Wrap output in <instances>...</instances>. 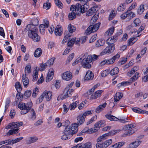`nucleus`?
<instances>
[{
  "label": "nucleus",
  "mask_w": 148,
  "mask_h": 148,
  "mask_svg": "<svg viewBox=\"0 0 148 148\" xmlns=\"http://www.w3.org/2000/svg\"><path fill=\"white\" fill-rule=\"evenodd\" d=\"M115 27H112L109 28L107 31L106 32V34L108 36L111 35L113 33Z\"/></svg>",
  "instance_id": "a19ab883"
},
{
  "label": "nucleus",
  "mask_w": 148,
  "mask_h": 148,
  "mask_svg": "<svg viewBox=\"0 0 148 148\" xmlns=\"http://www.w3.org/2000/svg\"><path fill=\"white\" fill-rule=\"evenodd\" d=\"M84 148H92V143L90 142H87L84 144Z\"/></svg>",
  "instance_id": "69168bd1"
},
{
  "label": "nucleus",
  "mask_w": 148,
  "mask_h": 148,
  "mask_svg": "<svg viewBox=\"0 0 148 148\" xmlns=\"http://www.w3.org/2000/svg\"><path fill=\"white\" fill-rule=\"evenodd\" d=\"M137 131V130L136 129H133L127 132H126L124 134L126 136H130L133 134L134 132Z\"/></svg>",
  "instance_id": "79ce46f5"
},
{
  "label": "nucleus",
  "mask_w": 148,
  "mask_h": 148,
  "mask_svg": "<svg viewBox=\"0 0 148 148\" xmlns=\"http://www.w3.org/2000/svg\"><path fill=\"white\" fill-rule=\"evenodd\" d=\"M123 94L121 92H119L116 93L114 99V104H116L117 103V102L119 101L120 99L123 97Z\"/></svg>",
  "instance_id": "f3484780"
},
{
  "label": "nucleus",
  "mask_w": 148,
  "mask_h": 148,
  "mask_svg": "<svg viewBox=\"0 0 148 148\" xmlns=\"http://www.w3.org/2000/svg\"><path fill=\"white\" fill-rule=\"evenodd\" d=\"M118 39L117 35H114L109 38L107 40L106 43L108 45H114V43Z\"/></svg>",
  "instance_id": "4468645a"
},
{
  "label": "nucleus",
  "mask_w": 148,
  "mask_h": 148,
  "mask_svg": "<svg viewBox=\"0 0 148 148\" xmlns=\"http://www.w3.org/2000/svg\"><path fill=\"white\" fill-rule=\"evenodd\" d=\"M75 40V38H72L71 40H69L67 43L68 47H71L73 46Z\"/></svg>",
  "instance_id": "49530a36"
},
{
  "label": "nucleus",
  "mask_w": 148,
  "mask_h": 148,
  "mask_svg": "<svg viewBox=\"0 0 148 148\" xmlns=\"http://www.w3.org/2000/svg\"><path fill=\"white\" fill-rule=\"evenodd\" d=\"M74 90L72 89H68L67 87H66L64 91V96L65 99L67 97H70L73 93Z\"/></svg>",
  "instance_id": "f8f14e48"
},
{
  "label": "nucleus",
  "mask_w": 148,
  "mask_h": 148,
  "mask_svg": "<svg viewBox=\"0 0 148 148\" xmlns=\"http://www.w3.org/2000/svg\"><path fill=\"white\" fill-rule=\"evenodd\" d=\"M45 95L44 94H42L39 98L37 99L36 101L37 103H40L42 101Z\"/></svg>",
  "instance_id": "4d7b16f0"
},
{
  "label": "nucleus",
  "mask_w": 148,
  "mask_h": 148,
  "mask_svg": "<svg viewBox=\"0 0 148 148\" xmlns=\"http://www.w3.org/2000/svg\"><path fill=\"white\" fill-rule=\"evenodd\" d=\"M76 28L74 26L72 25L71 24H69L68 27V29L70 34L74 32L76 30Z\"/></svg>",
  "instance_id": "c9c22d12"
},
{
  "label": "nucleus",
  "mask_w": 148,
  "mask_h": 148,
  "mask_svg": "<svg viewBox=\"0 0 148 148\" xmlns=\"http://www.w3.org/2000/svg\"><path fill=\"white\" fill-rule=\"evenodd\" d=\"M82 131L83 133L91 134L92 133L93 130L92 129H89L88 127H86L83 129Z\"/></svg>",
  "instance_id": "8fccbe9b"
},
{
  "label": "nucleus",
  "mask_w": 148,
  "mask_h": 148,
  "mask_svg": "<svg viewBox=\"0 0 148 148\" xmlns=\"http://www.w3.org/2000/svg\"><path fill=\"white\" fill-rule=\"evenodd\" d=\"M54 32L56 35L61 36L62 33V28L59 26L57 25L55 29Z\"/></svg>",
  "instance_id": "5701e85b"
},
{
  "label": "nucleus",
  "mask_w": 148,
  "mask_h": 148,
  "mask_svg": "<svg viewBox=\"0 0 148 148\" xmlns=\"http://www.w3.org/2000/svg\"><path fill=\"white\" fill-rule=\"evenodd\" d=\"M106 103H105L103 104L100 105L97 107L95 110L96 112L98 113L101 112L106 107Z\"/></svg>",
  "instance_id": "393cba45"
},
{
  "label": "nucleus",
  "mask_w": 148,
  "mask_h": 148,
  "mask_svg": "<svg viewBox=\"0 0 148 148\" xmlns=\"http://www.w3.org/2000/svg\"><path fill=\"white\" fill-rule=\"evenodd\" d=\"M105 116L107 119L111 121H118V118L110 114H107Z\"/></svg>",
  "instance_id": "bb28decb"
},
{
  "label": "nucleus",
  "mask_w": 148,
  "mask_h": 148,
  "mask_svg": "<svg viewBox=\"0 0 148 148\" xmlns=\"http://www.w3.org/2000/svg\"><path fill=\"white\" fill-rule=\"evenodd\" d=\"M115 16V14L114 13V11H112L109 16L108 18L109 20L110 21L112 20Z\"/></svg>",
  "instance_id": "052dcab7"
},
{
  "label": "nucleus",
  "mask_w": 148,
  "mask_h": 148,
  "mask_svg": "<svg viewBox=\"0 0 148 148\" xmlns=\"http://www.w3.org/2000/svg\"><path fill=\"white\" fill-rule=\"evenodd\" d=\"M110 73V70L107 69L101 73V75L102 77H105Z\"/></svg>",
  "instance_id": "864d4df0"
},
{
  "label": "nucleus",
  "mask_w": 148,
  "mask_h": 148,
  "mask_svg": "<svg viewBox=\"0 0 148 148\" xmlns=\"http://www.w3.org/2000/svg\"><path fill=\"white\" fill-rule=\"evenodd\" d=\"M22 82L24 87L27 88L29 84V81L28 78L26 77V74H23L22 76Z\"/></svg>",
  "instance_id": "a211bd4d"
},
{
  "label": "nucleus",
  "mask_w": 148,
  "mask_h": 148,
  "mask_svg": "<svg viewBox=\"0 0 148 148\" xmlns=\"http://www.w3.org/2000/svg\"><path fill=\"white\" fill-rule=\"evenodd\" d=\"M42 94H44V97H45L47 100L49 101L52 98V93L50 91H45Z\"/></svg>",
  "instance_id": "4be33fe9"
},
{
  "label": "nucleus",
  "mask_w": 148,
  "mask_h": 148,
  "mask_svg": "<svg viewBox=\"0 0 148 148\" xmlns=\"http://www.w3.org/2000/svg\"><path fill=\"white\" fill-rule=\"evenodd\" d=\"M139 68L138 66L134 67L132 69L127 73V75L129 77H130L131 76L134 74L135 72Z\"/></svg>",
  "instance_id": "cd10ccee"
},
{
  "label": "nucleus",
  "mask_w": 148,
  "mask_h": 148,
  "mask_svg": "<svg viewBox=\"0 0 148 148\" xmlns=\"http://www.w3.org/2000/svg\"><path fill=\"white\" fill-rule=\"evenodd\" d=\"M127 15V18L130 19L134 17L135 16V14L133 12L130 11V10H128L126 12Z\"/></svg>",
  "instance_id": "f704fd0d"
},
{
  "label": "nucleus",
  "mask_w": 148,
  "mask_h": 148,
  "mask_svg": "<svg viewBox=\"0 0 148 148\" xmlns=\"http://www.w3.org/2000/svg\"><path fill=\"white\" fill-rule=\"evenodd\" d=\"M107 138L108 136H107V134L105 133L99 137L97 138L96 141L98 143L101 142L107 139Z\"/></svg>",
  "instance_id": "a878e982"
},
{
  "label": "nucleus",
  "mask_w": 148,
  "mask_h": 148,
  "mask_svg": "<svg viewBox=\"0 0 148 148\" xmlns=\"http://www.w3.org/2000/svg\"><path fill=\"white\" fill-rule=\"evenodd\" d=\"M120 131V130H111L108 133H106V134H107V136L108 137L109 136H113L117 133L119 132Z\"/></svg>",
  "instance_id": "72a5a7b5"
},
{
  "label": "nucleus",
  "mask_w": 148,
  "mask_h": 148,
  "mask_svg": "<svg viewBox=\"0 0 148 148\" xmlns=\"http://www.w3.org/2000/svg\"><path fill=\"white\" fill-rule=\"evenodd\" d=\"M140 20L138 18H136L134 21V23L135 25V26H140Z\"/></svg>",
  "instance_id": "13d9d810"
},
{
  "label": "nucleus",
  "mask_w": 148,
  "mask_h": 148,
  "mask_svg": "<svg viewBox=\"0 0 148 148\" xmlns=\"http://www.w3.org/2000/svg\"><path fill=\"white\" fill-rule=\"evenodd\" d=\"M119 69L117 67H115L112 69L110 71V73L111 75H113L118 73L119 72Z\"/></svg>",
  "instance_id": "2f4dec72"
},
{
  "label": "nucleus",
  "mask_w": 148,
  "mask_h": 148,
  "mask_svg": "<svg viewBox=\"0 0 148 148\" xmlns=\"http://www.w3.org/2000/svg\"><path fill=\"white\" fill-rule=\"evenodd\" d=\"M79 125L76 123H75L72 124L71 126L67 125L66 127V128H68L69 131L70 132H71V134L72 135L73 134L76 133L78 131V126Z\"/></svg>",
  "instance_id": "6e6552de"
},
{
  "label": "nucleus",
  "mask_w": 148,
  "mask_h": 148,
  "mask_svg": "<svg viewBox=\"0 0 148 148\" xmlns=\"http://www.w3.org/2000/svg\"><path fill=\"white\" fill-rule=\"evenodd\" d=\"M23 125V123L22 122H13L9 124L8 125L6 126L5 128L7 129L18 128V131H19V127L22 126Z\"/></svg>",
  "instance_id": "39448f33"
},
{
  "label": "nucleus",
  "mask_w": 148,
  "mask_h": 148,
  "mask_svg": "<svg viewBox=\"0 0 148 148\" xmlns=\"http://www.w3.org/2000/svg\"><path fill=\"white\" fill-rule=\"evenodd\" d=\"M55 3L56 5L60 8L61 9L62 8V4L61 2L59 0H55Z\"/></svg>",
  "instance_id": "bf43d9fd"
},
{
  "label": "nucleus",
  "mask_w": 148,
  "mask_h": 148,
  "mask_svg": "<svg viewBox=\"0 0 148 148\" xmlns=\"http://www.w3.org/2000/svg\"><path fill=\"white\" fill-rule=\"evenodd\" d=\"M97 6H94L90 9L86 13V15L90 16L93 14L97 10Z\"/></svg>",
  "instance_id": "dca6fc26"
},
{
  "label": "nucleus",
  "mask_w": 148,
  "mask_h": 148,
  "mask_svg": "<svg viewBox=\"0 0 148 148\" xmlns=\"http://www.w3.org/2000/svg\"><path fill=\"white\" fill-rule=\"evenodd\" d=\"M63 80L66 81H69L72 78V73L68 71L64 73L62 76Z\"/></svg>",
  "instance_id": "9d476101"
},
{
  "label": "nucleus",
  "mask_w": 148,
  "mask_h": 148,
  "mask_svg": "<svg viewBox=\"0 0 148 148\" xmlns=\"http://www.w3.org/2000/svg\"><path fill=\"white\" fill-rule=\"evenodd\" d=\"M132 110L134 112L142 114V112H143V110L137 107H134L132 108Z\"/></svg>",
  "instance_id": "de8ad7c7"
},
{
  "label": "nucleus",
  "mask_w": 148,
  "mask_h": 148,
  "mask_svg": "<svg viewBox=\"0 0 148 148\" xmlns=\"http://www.w3.org/2000/svg\"><path fill=\"white\" fill-rule=\"evenodd\" d=\"M38 140V138L36 137H29L27 138L26 143L27 144H30L35 142Z\"/></svg>",
  "instance_id": "b1692460"
},
{
  "label": "nucleus",
  "mask_w": 148,
  "mask_h": 148,
  "mask_svg": "<svg viewBox=\"0 0 148 148\" xmlns=\"http://www.w3.org/2000/svg\"><path fill=\"white\" fill-rule=\"evenodd\" d=\"M34 75L32 81L33 82L36 81L38 78V72L37 70H35L33 73Z\"/></svg>",
  "instance_id": "603ef678"
},
{
  "label": "nucleus",
  "mask_w": 148,
  "mask_h": 148,
  "mask_svg": "<svg viewBox=\"0 0 148 148\" xmlns=\"http://www.w3.org/2000/svg\"><path fill=\"white\" fill-rule=\"evenodd\" d=\"M31 66L30 64H28L27 65L25 69V74H26V76L27 74L30 73L31 72Z\"/></svg>",
  "instance_id": "e433bc0d"
},
{
  "label": "nucleus",
  "mask_w": 148,
  "mask_h": 148,
  "mask_svg": "<svg viewBox=\"0 0 148 148\" xmlns=\"http://www.w3.org/2000/svg\"><path fill=\"white\" fill-rule=\"evenodd\" d=\"M120 52H118L112 58V60H113V61L114 62L115 60L118 59L120 58Z\"/></svg>",
  "instance_id": "680f3d73"
},
{
  "label": "nucleus",
  "mask_w": 148,
  "mask_h": 148,
  "mask_svg": "<svg viewBox=\"0 0 148 148\" xmlns=\"http://www.w3.org/2000/svg\"><path fill=\"white\" fill-rule=\"evenodd\" d=\"M85 117L82 114L78 115L77 117V122L76 123L78 125H82L85 121Z\"/></svg>",
  "instance_id": "2eb2a0df"
},
{
  "label": "nucleus",
  "mask_w": 148,
  "mask_h": 148,
  "mask_svg": "<svg viewBox=\"0 0 148 148\" xmlns=\"http://www.w3.org/2000/svg\"><path fill=\"white\" fill-rule=\"evenodd\" d=\"M102 90H99L96 91L95 93L92 94L90 97V100L96 99L101 96V94L103 92Z\"/></svg>",
  "instance_id": "9b49d317"
},
{
  "label": "nucleus",
  "mask_w": 148,
  "mask_h": 148,
  "mask_svg": "<svg viewBox=\"0 0 148 148\" xmlns=\"http://www.w3.org/2000/svg\"><path fill=\"white\" fill-rule=\"evenodd\" d=\"M76 16V14L73 12H72L69 14L68 17L70 20H72L75 18Z\"/></svg>",
  "instance_id": "a18cd8bd"
},
{
  "label": "nucleus",
  "mask_w": 148,
  "mask_h": 148,
  "mask_svg": "<svg viewBox=\"0 0 148 148\" xmlns=\"http://www.w3.org/2000/svg\"><path fill=\"white\" fill-rule=\"evenodd\" d=\"M55 59V58H51L48 61L47 64L48 65L50 66L53 65V64Z\"/></svg>",
  "instance_id": "338daca9"
},
{
  "label": "nucleus",
  "mask_w": 148,
  "mask_h": 148,
  "mask_svg": "<svg viewBox=\"0 0 148 148\" xmlns=\"http://www.w3.org/2000/svg\"><path fill=\"white\" fill-rule=\"evenodd\" d=\"M126 8L125 3H122L117 8V10L118 11H123L125 10Z\"/></svg>",
  "instance_id": "58836bf2"
},
{
  "label": "nucleus",
  "mask_w": 148,
  "mask_h": 148,
  "mask_svg": "<svg viewBox=\"0 0 148 148\" xmlns=\"http://www.w3.org/2000/svg\"><path fill=\"white\" fill-rule=\"evenodd\" d=\"M91 58L90 56H88L86 58L83 59L81 64L83 67L87 69L91 67V65L90 64L91 62Z\"/></svg>",
  "instance_id": "423d86ee"
},
{
  "label": "nucleus",
  "mask_w": 148,
  "mask_h": 148,
  "mask_svg": "<svg viewBox=\"0 0 148 148\" xmlns=\"http://www.w3.org/2000/svg\"><path fill=\"white\" fill-rule=\"evenodd\" d=\"M78 103L79 102L77 101L72 103L70 105H69V109L71 110L75 109L78 105Z\"/></svg>",
  "instance_id": "473e14b6"
},
{
  "label": "nucleus",
  "mask_w": 148,
  "mask_h": 148,
  "mask_svg": "<svg viewBox=\"0 0 148 148\" xmlns=\"http://www.w3.org/2000/svg\"><path fill=\"white\" fill-rule=\"evenodd\" d=\"M25 31L28 32L29 37L34 42H38L40 40V37L37 34L38 29L34 25H27L25 29Z\"/></svg>",
  "instance_id": "f257e3e1"
},
{
  "label": "nucleus",
  "mask_w": 148,
  "mask_h": 148,
  "mask_svg": "<svg viewBox=\"0 0 148 148\" xmlns=\"http://www.w3.org/2000/svg\"><path fill=\"white\" fill-rule=\"evenodd\" d=\"M84 143H81L78 144L71 148H84Z\"/></svg>",
  "instance_id": "774afa93"
},
{
  "label": "nucleus",
  "mask_w": 148,
  "mask_h": 148,
  "mask_svg": "<svg viewBox=\"0 0 148 148\" xmlns=\"http://www.w3.org/2000/svg\"><path fill=\"white\" fill-rule=\"evenodd\" d=\"M51 6V4L50 3H45L43 4L44 8L48 10L50 8Z\"/></svg>",
  "instance_id": "0e129e2a"
},
{
  "label": "nucleus",
  "mask_w": 148,
  "mask_h": 148,
  "mask_svg": "<svg viewBox=\"0 0 148 148\" xmlns=\"http://www.w3.org/2000/svg\"><path fill=\"white\" fill-rule=\"evenodd\" d=\"M54 70L52 68H51L49 70L47 75L46 77V82H49L53 78L54 75Z\"/></svg>",
  "instance_id": "ddd939ff"
},
{
  "label": "nucleus",
  "mask_w": 148,
  "mask_h": 148,
  "mask_svg": "<svg viewBox=\"0 0 148 148\" xmlns=\"http://www.w3.org/2000/svg\"><path fill=\"white\" fill-rule=\"evenodd\" d=\"M63 135L61 137V139L63 140H65L69 139L72 136L71 132L69 131L68 128H65L63 132Z\"/></svg>",
  "instance_id": "1a4fd4ad"
},
{
  "label": "nucleus",
  "mask_w": 148,
  "mask_h": 148,
  "mask_svg": "<svg viewBox=\"0 0 148 148\" xmlns=\"http://www.w3.org/2000/svg\"><path fill=\"white\" fill-rule=\"evenodd\" d=\"M105 40L103 39L98 40L95 43V46L97 47L103 46L105 43Z\"/></svg>",
  "instance_id": "c85d7f7f"
},
{
  "label": "nucleus",
  "mask_w": 148,
  "mask_h": 148,
  "mask_svg": "<svg viewBox=\"0 0 148 148\" xmlns=\"http://www.w3.org/2000/svg\"><path fill=\"white\" fill-rule=\"evenodd\" d=\"M144 10V5H141L137 10V13L138 14H140L143 13Z\"/></svg>",
  "instance_id": "c03bdc74"
},
{
  "label": "nucleus",
  "mask_w": 148,
  "mask_h": 148,
  "mask_svg": "<svg viewBox=\"0 0 148 148\" xmlns=\"http://www.w3.org/2000/svg\"><path fill=\"white\" fill-rule=\"evenodd\" d=\"M32 106V103L31 101H29L26 104L24 103H20L18 105V107L21 110H24L21 111V114H24L29 112Z\"/></svg>",
  "instance_id": "f03ea898"
},
{
  "label": "nucleus",
  "mask_w": 148,
  "mask_h": 148,
  "mask_svg": "<svg viewBox=\"0 0 148 148\" xmlns=\"http://www.w3.org/2000/svg\"><path fill=\"white\" fill-rule=\"evenodd\" d=\"M96 147L97 148H106L104 142L102 143L97 142L96 144Z\"/></svg>",
  "instance_id": "09e8293b"
},
{
  "label": "nucleus",
  "mask_w": 148,
  "mask_h": 148,
  "mask_svg": "<svg viewBox=\"0 0 148 148\" xmlns=\"http://www.w3.org/2000/svg\"><path fill=\"white\" fill-rule=\"evenodd\" d=\"M19 132L18 128L11 130H9L8 132L7 133V135L9 136L13 134H15L18 132Z\"/></svg>",
  "instance_id": "c756f323"
},
{
  "label": "nucleus",
  "mask_w": 148,
  "mask_h": 148,
  "mask_svg": "<svg viewBox=\"0 0 148 148\" xmlns=\"http://www.w3.org/2000/svg\"><path fill=\"white\" fill-rule=\"evenodd\" d=\"M15 87L18 92H20L22 90V88L21 84L19 82H16L15 85Z\"/></svg>",
  "instance_id": "ea45409f"
},
{
  "label": "nucleus",
  "mask_w": 148,
  "mask_h": 148,
  "mask_svg": "<svg viewBox=\"0 0 148 148\" xmlns=\"http://www.w3.org/2000/svg\"><path fill=\"white\" fill-rule=\"evenodd\" d=\"M136 126L135 124H132L126 125L124 127V129L126 130H129L133 128Z\"/></svg>",
  "instance_id": "4c0bfd02"
},
{
  "label": "nucleus",
  "mask_w": 148,
  "mask_h": 148,
  "mask_svg": "<svg viewBox=\"0 0 148 148\" xmlns=\"http://www.w3.org/2000/svg\"><path fill=\"white\" fill-rule=\"evenodd\" d=\"M47 28L43 24L40 25L39 26L40 31L41 34H44L45 31V29Z\"/></svg>",
  "instance_id": "37998d69"
},
{
  "label": "nucleus",
  "mask_w": 148,
  "mask_h": 148,
  "mask_svg": "<svg viewBox=\"0 0 148 148\" xmlns=\"http://www.w3.org/2000/svg\"><path fill=\"white\" fill-rule=\"evenodd\" d=\"M125 143L124 142H119L110 146L109 148H120L123 146Z\"/></svg>",
  "instance_id": "412c9836"
},
{
  "label": "nucleus",
  "mask_w": 148,
  "mask_h": 148,
  "mask_svg": "<svg viewBox=\"0 0 148 148\" xmlns=\"http://www.w3.org/2000/svg\"><path fill=\"white\" fill-rule=\"evenodd\" d=\"M136 39L134 38H130L128 41V46L132 45H133L136 41Z\"/></svg>",
  "instance_id": "3c124183"
},
{
  "label": "nucleus",
  "mask_w": 148,
  "mask_h": 148,
  "mask_svg": "<svg viewBox=\"0 0 148 148\" xmlns=\"http://www.w3.org/2000/svg\"><path fill=\"white\" fill-rule=\"evenodd\" d=\"M87 4H84L81 5L79 3H77L75 5V12L76 13L79 14V12L84 13L87 11Z\"/></svg>",
  "instance_id": "20e7f679"
},
{
  "label": "nucleus",
  "mask_w": 148,
  "mask_h": 148,
  "mask_svg": "<svg viewBox=\"0 0 148 148\" xmlns=\"http://www.w3.org/2000/svg\"><path fill=\"white\" fill-rule=\"evenodd\" d=\"M93 74L91 71H88L86 72L85 78L86 80H91L93 79Z\"/></svg>",
  "instance_id": "aec40b11"
},
{
  "label": "nucleus",
  "mask_w": 148,
  "mask_h": 148,
  "mask_svg": "<svg viewBox=\"0 0 148 148\" xmlns=\"http://www.w3.org/2000/svg\"><path fill=\"white\" fill-rule=\"evenodd\" d=\"M97 119V116L95 115L90 120L87 122L86 125H88L95 121Z\"/></svg>",
  "instance_id": "e2e57ef3"
},
{
  "label": "nucleus",
  "mask_w": 148,
  "mask_h": 148,
  "mask_svg": "<svg viewBox=\"0 0 148 148\" xmlns=\"http://www.w3.org/2000/svg\"><path fill=\"white\" fill-rule=\"evenodd\" d=\"M115 49L114 45H108V46L101 53V54L103 55L107 53H110L113 52Z\"/></svg>",
  "instance_id": "0eeeda50"
},
{
  "label": "nucleus",
  "mask_w": 148,
  "mask_h": 148,
  "mask_svg": "<svg viewBox=\"0 0 148 148\" xmlns=\"http://www.w3.org/2000/svg\"><path fill=\"white\" fill-rule=\"evenodd\" d=\"M69 105L68 104H64L63 105V108L64 109L63 111L65 113H66L69 109Z\"/></svg>",
  "instance_id": "6e6d98bb"
},
{
  "label": "nucleus",
  "mask_w": 148,
  "mask_h": 148,
  "mask_svg": "<svg viewBox=\"0 0 148 148\" xmlns=\"http://www.w3.org/2000/svg\"><path fill=\"white\" fill-rule=\"evenodd\" d=\"M30 112V114L29 116V119L34 121L36 118V113L33 109H31Z\"/></svg>",
  "instance_id": "6ab92c4d"
},
{
  "label": "nucleus",
  "mask_w": 148,
  "mask_h": 148,
  "mask_svg": "<svg viewBox=\"0 0 148 148\" xmlns=\"http://www.w3.org/2000/svg\"><path fill=\"white\" fill-rule=\"evenodd\" d=\"M112 142L111 139H108L104 141V144L106 148L109 146L112 143Z\"/></svg>",
  "instance_id": "5fc2aeb1"
},
{
  "label": "nucleus",
  "mask_w": 148,
  "mask_h": 148,
  "mask_svg": "<svg viewBox=\"0 0 148 148\" xmlns=\"http://www.w3.org/2000/svg\"><path fill=\"white\" fill-rule=\"evenodd\" d=\"M42 50L40 48H38L35 51L34 55L35 57L38 58L42 54Z\"/></svg>",
  "instance_id": "7c9ffc66"
},
{
  "label": "nucleus",
  "mask_w": 148,
  "mask_h": 148,
  "mask_svg": "<svg viewBox=\"0 0 148 148\" xmlns=\"http://www.w3.org/2000/svg\"><path fill=\"white\" fill-rule=\"evenodd\" d=\"M100 24V23H97L94 25H91L86 30L85 33L88 35L92 33L96 32L99 29Z\"/></svg>",
  "instance_id": "7ed1b4c3"
}]
</instances>
